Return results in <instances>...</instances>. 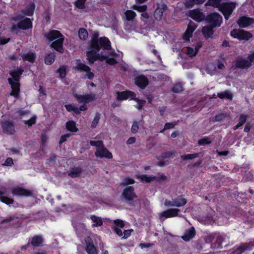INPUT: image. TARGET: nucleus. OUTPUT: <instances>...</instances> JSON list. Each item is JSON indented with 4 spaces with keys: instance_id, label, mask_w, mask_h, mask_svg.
<instances>
[{
    "instance_id": "8",
    "label": "nucleus",
    "mask_w": 254,
    "mask_h": 254,
    "mask_svg": "<svg viewBox=\"0 0 254 254\" xmlns=\"http://www.w3.org/2000/svg\"><path fill=\"white\" fill-rule=\"evenodd\" d=\"M206 19L212 27L220 26L222 22V17L217 13L210 14Z\"/></svg>"
},
{
    "instance_id": "18",
    "label": "nucleus",
    "mask_w": 254,
    "mask_h": 254,
    "mask_svg": "<svg viewBox=\"0 0 254 254\" xmlns=\"http://www.w3.org/2000/svg\"><path fill=\"white\" fill-rule=\"evenodd\" d=\"M75 68L78 70H82L86 72V76L89 79H92L94 76L93 73L90 71V67L82 63H78Z\"/></svg>"
},
{
    "instance_id": "3",
    "label": "nucleus",
    "mask_w": 254,
    "mask_h": 254,
    "mask_svg": "<svg viewBox=\"0 0 254 254\" xmlns=\"http://www.w3.org/2000/svg\"><path fill=\"white\" fill-rule=\"evenodd\" d=\"M23 70L20 69H15L11 71L9 73L11 78L8 79V82L11 85L12 92L10 95L17 97L19 92L20 84L19 83L20 76L22 74Z\"/></svg>"
},
{
    "instance_id": "53",
    "label": "nucleus",
    "mask_w": 254,
    "mask_h": 254,
    "mask_svg": "<svg viewBox=\"0 0 254 254\" xmlns=\"http://www.w3.org/2000/svg\"><path fill=\"white\" fill-rule=\"evenodd\" d=\"M134 180L130 178H126L124 179L122 182V184L124 185H128L130 184H133L134 183Z\"/></svg>"
},
{
    "instance_id": "37",
    "label": "nucleus",
    "mask_w": 254,
    "mask_h": 254,
    "mask_svg": "<svg viewBox=\"0 0 254 254\" xmlns=\"http://www.w3.org/2000/svg\"><path fill=\"white\" fill-rule=\"evenodd\" d=\"M78 36L80 40H86L88 37V33L85 28H80L78 30Z\"/></svg>"
},
{
    "instance_id": "55",
    "label": "nucleus",
    "mask_w": 254,
    "mask_h": 254,
    "mask_svg": "<svg viewBox=\"0 0 254 254\" xmlns=\"http://www.w3.org/2000/svg\"><path fill=\"white\" fill-rule=\"evenodd\" d=\"M210 142L211 140L209 138H202L198 141V144L200 145L207 144Z\"/></svg>"
},
{
    "instance_id": "33",
    "label": "nucleus",
    "mask_w": 254,
    "mask_h": 254,
    "mask_svg": "<svg viewBox=\"0 0 254 254\" xmlns=\"http://www.w3.org/2000/svg\"><path fill=\"white\" fill-rule=\"evenodd\" d=\"M211 26H204L202 30L204 36L206 38L211 37L213 34V30Z\"/></svg>"
},
{
    "instance_id": "13",
    "label": "nucleus",
    "mask_w": 254,
    "mask_h": 254,
    "mask_svg": "<svg viewBox=\"0 0 254 254\" xmlns=\"http://www.w3.org/2000/svg\"><path fill=\"white\" fill-rule=\"evenodd\" d=\"M85 242L86 244L85 251L87 254H98V251L90 237L86 238Z\"/></svg>"
},
{
    "instance_id": "30",
    "label": "nucleus",
    "mask_w": 254,
    "mask_h": 254,
    "mask_svg": "<svg viewBox=\"0 0 254 254\" xmlns=\"http://www.w3.org/2000/svg\"><path fill=\"white\" fill-rule=\"evenodd\" d=\"M187 202V200L181 197H178L174 199V206L181 207L184 206Z\"/></svg>"
},
{
    "instance_id": "62",
    "label": "nucleus",
    "mask_w": 254,
    "mask_h": 254,
    "mask_svg": "<svg viewBox=\"0 0 254 254\" xmlns=\"http://www.w3.org/2000/svg\"><path fill=\"white\" fill-rule=\"evenodd\" d=\"M56 156L55 155H53L48 159V163L50 165H54L56 163Z\"/></svg>"
},
{
    "instance_id": "1",
    "label": "nucleus",
    "mask_w": 254,
    "mask_h": 254,
    "mask_svg": "<svg viewBox=\"0 0 254 254\" xmlns=\"http://www.w3.org/2000/svg\"><path fill=\"white\" fill-rule=\"evenodd\" d=\"M99 34L95 32L91 40L90 46L86 55L90 63H93L97 59L98 53L100 49L111 51V43L106 37H101L98 39Z\"/></svg>"
},
{
    "instance_id": "40",
    "label": "nucleus",
    "mask_w": 254,
    "mask_h": 254,
    "mask_svg": "<svg viewBox=\"0 0 254 254\" xmlns=\"http://www.w3.org/2000/svg\"><path fill=\"white\" fill-rule=\"evenodd\" d=\"M125 15L127 21H132L136 16V13L132 10H127L125 11Z\"/></svg>"
},
{
    "instance_id": "17",
    "label": "nucleus",
    "mask_w": 254,
    "mask_h": 254,
    "mask_svg": "<svg viewBox=\"0 0 254 254\" xmlns=\"http://www.w3.org/2000/svg\"><path fill=\"white\" fill-rule=\"evenodd\" d=\"M7 190L6 188H0V200L6 204H12L14 201L13 199L10 198L5 196H2L3 194H7Z\"/></svg>"
},
{
    "instance_id": "10",
    "label": "nucleus",
    "mask_w": 254,
    "mask_h": 254,
    "mask_svg": "<svg viewBox=\"0 0 254 254\" xmlns=\"http://www.w3.org/2000/svg\"><path fill=\"white\" fill-rule=\"evenodd\" d=\"M74 96L76 98L79 103H87L96 99V96L95 94L90 93L86 95H78L74 94Z\"/></svg>"
},
{
    "instance_id": "26",
    "label": "nucleus",
    "mask_w": 254,
    "mask_h": 254,
    "mask_svg": "<svg viewBox=\"0 0 254 254\" xmlns=\"http://www.w3.org/2000/svg\"><path fill=\"white\" fill-rule=\"evenodd\" d=\"M117 57L118 54L114 52H110L109 55H105L103 56V57L106 60V63L111 65H114L117 63L115 58H117Z\"/></svg>"
},
{
    "instance_id": "63",
    "label": "nucleus",
    "mask_w": 254,
    "mask_h": 254,
    "mask_svg": "<svg viewBox=\"0 0 254 254\" xmlns=\"http://www.w3.org/2000/svg\"><path fill=\"white\" fill-rule=\"evenodd\" d=\"M13 164V160L11 158H7L4 163L3 164V165L7 166H11Z\"/></svg>"
},
{
    "instance_id": "39",
    "label": "nucleus",
    "mask_w": 254,
    "mask_h": 254,
    "mask_svg": "<svg viewBox=\"0 0 254 254\" xmlns=\"http://www.w3.org/2000/svg\"><path fill=\"white\" fill-rule=\"evenodd\" d=\"M55 53H51L45 57V63L47 65H50L55 61Z\"/></svg>"
},
{
    "instance_id": "27",
    "label": "nucleus",
    "mask_w": 254,
    "mask_h": 254,
    "mask_svg": "<svg viewBox=\"0 0 254 254\" xmlns=\"http://www.w3.org/2000/svg\"><path fill=\"white\" fill-rule=\"evenodd\" d=\"M202 45L200 43H197V45L195 46L194 49L192 48L188 47L187 48V55L190 57H192L195 56L197 53L198 50L201 47Z\"/></svg>"
},
{
    "instance_id": "32",
    "label": "nucleus",
    "mask_w": 254,
    "mask_h": 254,
    "mask_svg": "<svg viewBox=\"0 0 254 254\" xmlns=\"http://www.w3.org/2000/svg\"><path fill=\"white\" fill-rule=\"evenodd\" d=\"M90 219L93 223V227L100 226L103 224V221L101 217L95 215H91Z\"/></svg>"
},
{
    "instance_id": "49",
    "label": "nucleus",
    "mask_w": 254,
    "mask_h": 254,
    "mask_svg": "<svg viewBox=\"0 0 254 254\" xmlns=\"http://www.w3.org/2000/svg\"><path fill=\"white\" fill-rule=\"evenodd\" d=\"M133 99L135 100L137 102V104L135 106V107L139 110L141 109L142 108V107L144 106L146 102L145 100H140L138 99L135 98V97Z\"/></svg>"
},
{
    "instance_id": "19",
    "label": "nucleus",
    "mask_w": 254,
    "mask_h": 254,
    "mask_svg": "<svg viewBox=\"0 0 254 254\" xmlns=\"http://www.w3.org/2000/svg\"><path fill=\"white\" fill-rule=\"evenodd\" d=\"M95 155L97 157L100 158L106 157L108 159L112 158V155L105 147L104 145L101 148L98 149V150H96L95 152Z\"/></svg>"
},
{
    "instance_id": "52",
    "label": "nucleus",
    "mask_w": 254,
    "mask_h": 254,
    "mask_svg": "<svg viewBox=\"0 0 254 254\" xmlns=\"http://www.w3.org/2000/svg\"><path fill=\"white\" fill-rule=\"evenodd\" d=\"M58 72L61 78L64 77L66 75L65 68L64 66L60 67L58 70Z\"/></svg>"
},
{
    "instance_id": "38",
    "label": "nucleus",
    "mask_w": 254,
    "mask_h": 254,
    "mask_svg": "<svg viewBox=\"0 0 254 254\" xmlns=\"http://www.w3.org/2000/svg\"><path fill=\"white\" fill-rule=\"evenodd\" d=\"M35 9V4L34 3H31L27 6L26 9L23 11L25 15L31 16L33 15Z\"/></svg>"
},
{
    "instance_id": "7",
    "label": "nucleus",
    "mask_w": 254,
    "mask_h": 254,
    "mask_svg": "<svg viewBox=\"0 0 254 254\" xmlns=\"http://www.w3.org/2000/svg\"><path fill=\"white\" fill-rule=\"evenodd\" d=\"M236 7L234 2L224 3L220 6L219 10L222 12L226 20H228Z\"/></svg>"
},
{
    "instance_id": "45",
    "label": "nucleus",
    "mask_w": 254,
    "mask_h": 254,
    "mask_svg": "<svg viewBox=\"0 0 254 254\" xmlns=\"http://www.w3.org/2000/svg\"><path fill=\"white\" fill-rule=\"evenodd\" d=\"M100 114L97 113L95 114V116L94 119H93V120L92 122V124L91 125V127L92 128H94L97 127V126L100 121Z\"/></svg>"
},
{
    "instance_id": "42",
    "label": "nucleus",
    "mask_w": 254,
    "mask_h": 254,
    "mask_svg": "<svg viewBox=\"0 0 254 254\" xmlns=\"http://www.w3.org/2000/svg\"><path fill=\"white\" fill-rule=\"evenodd\" d=\"M66 127L68 130L72 132H76L77 128L75 127V124L73 121H69L66 124Z\"/></svg>"
},
{
    "instance_id": "61",
    "label": "nucleus",
    "mask_w": 254,
    "mask_h": 254,
    "mask_svg": "<svg viewBox=\"0 0 254 254\" xmlns=\"http://www.w3.org/2000/svg\"><path fill=\"white\" fill-rule=\"evenodd\" d=\"M132 229H128L125 230L123 232V238L127 239V238L131 234V232L132 231Z\"/></svg>"
},
{
    "instance_id": "20",
    "label": "nucleus",
    "mask_w": 254,
    "mask_h": 254,
    "mask_svg": "<svg viewBox=\"0 0 254 254\" xmlns=\"http://www.w3.org/2000/svg\"><path fill=\"white\" fill-rule=\"evenodd\" d=\"M195 24L192 22L190 21L188 25V28L184 35V39L185 40H189L191 36L192 32L194 31L196 27Z\"/></svg>"
},
{
    "instance_id": "31",
    "label": "nucleus",
    "mask_w": 254,
    "mask_h": 254,
    "mask_svg": "<svg viewBox=\"0 0 254 254\" xmlns=\"http://www.w3.org/2000/svg\"><path fill=\"white\" fill-rule=\"evenodd\" d=\"M254 247V245L250 243H245L241 245L237 249V254H240L247 250H251Z\"/></svg>"
},
{
    "instance_id": "47",
    "label": "nucleus",
    "mask_w": 254,
    "mask_h": 254,
    "mask_svg": "<svg viewBox=\"0 0 254 254\" xmlns=\"http://www.w3.org/2000/svg\"><path fill=\"white\" fill-rule=\"evenodd\" d=\"M248 115L244 114H241L239 116V123L240 126H243L247 121Z\"/></svg>"
},
{
    "instance_id": "46",
    "label": "nucleus",
    "mask_w": 254,
    "mask_h": 254,
    "mask_svg": "<svg viewBox=\"0 0 254 254\" xmlns=\"http://www.w3.org/2000/svg\"><path fill=\"white\" fill-rule=\"evenodd\" d=\"M90 143L92 146L96 147V150H98V149L101 148L104 145L103 141L101 140H92Z\"/></svg>"
},
{
    "instance_id": "48",
    "label": "nucleus",
    "mask_w": 254,
    "mask_h": 254,
    "mask_svg": "<svg viewBox=\"0 0 254 254\" xmlns=\"http://www.w3.org/2000/svg\"><path fill=\"white\" fill-rule=\"evenodd\" d=\"M198 156V154L197 153H194V154H187L186 155H182V156H181V158L183 160H190V159H192L193 158H197Z\"/></svg>"
},
{
    "instance_id": "15",
    "label": "nucleus",
    "mask_w": 254,
    "mask_h": 254,
    "mask_svg": "<svg viewBox=\"0 0 254 254\" xmlns=\"http://www.w3.org/2000/svg\"><path fill=\"white\" fill-rule=\"evenodd\" d=\"M189 15L192 19L198 22H201L205 18V15L198 9L190 10Z\"/></svg>"
},
{
    "instance_id": "50",
    "label": "nucleus",
    "mask_w": 254,
    "mask_h": 254,
    "mask_svg": "<svg viewBox=\"0 0 254 254\" xmlns=\"http://www.w3.org/2000/svg\"><path fill=\"white\" fill-rule=\"evenodd\" d=\"M183 90V87L180 83H177L174 85L172 91L175 93H179Z\"/></svg>"
},
{
    "instance_id": "43",
    "label": "nucleus",
    "mask_w": 254,
    "mask_h": 254,
    "mask_svg": "<svg viewBox=\"0 0 254 254\" xmlns=\"http://www.w3.org/2000/svg\"><path fill=\"white\" fill-rule=\"evenodd\" d=\"M81 173L80 169L78 168L72 169L68 173V175L72 178H75L78 176Z\"/></svg>"
},
{
    "instance_id": "25",
    "label": "nucleus",
    "mask_w": 254,
    "mask_h": 254,
    "mask_svg": "<svg viewBox=\"0 0 254 254\" xmlns=\"http://www.w3.org/2000/svg\"><path fill=\"white\" fill-rule=\"evenodd\" d=\"M167 6L164 4H162L158 6L154 11V17L157 20H159L161 18L163 12L167 9Z\"/></svg>"
},
{
    "instance_id": "21",
    "label": "nucleus",
    "mask_w": 254,
    "mask_h": 254,
    "mask_svg": "<svg viewBox=\"0 0 254 254\" xmlns=\"http://www.w3.org/2000/svg\"><path fill=\"white\" fill-rule=\"evenodd\" d=\"M237 23L240 27H246L254 23V19L246 16H242L239 18Z\"/></svg>"
},
{
    "instance_id": "29",
    "label": "nucleus",
    "mask_w": 254,
    "mask_h": 254,
    "mask_svg": "<svg viewBox=\"0 0 254 254\" xmlns=\"http://www.w3.org/2000/svg\"><path fill=\"white\" fill-rule=\"evenodd\" d=\"M136 178L137 179H140L142 182L146 183H149L153 181L156 179V177L154 176H148L146 175H136Z\"/></svg>"
},
{
    "instance_id": "22",
    "label": "nucleus",
    "mask_w": 254,
    "mask_h": 254,
    "mask_svg": "<svg viewBox=\"0 0 254 254\" xmlns=\"http://www.w3.org/2000/svg\"><path fill=\"white\" fill-rule=\"evenodd\" d=\"M135 83L138 87L144 89L148 84L147 78L144 75H139L135 78Z\"/></svg>"
},
{
    "instance_id": "2",
    "label": "nucleus",
    "mask_w": 254,
    "mask_h": 254,
    "mask_svg": "<svg viewBox=\"0 0 254 254\" xmlns=\"http://www.w3.org/2000/svg\"><path fill=\"white\" fill-rule=\"evenodd\" d=\"M45 36L49 41L52 42L51 45L52 48L61 53L64 52L63 44L64 36L59 31L51 30L49 33L45 34Z\"/></svg>"
},
{
    "instance_id": "59",
    "label": "nucleus",
    "mask_w": 254,
    "mask_h": 254,
    "mask_svg": "<svg viewBox=\"0 0 254 254\" xmlns=\"http://www.w3.org/2000/svg\"><path fill=\"white\" fill-rule=\"evenodd\" d=\"M36 122V118L35 117L31 118L30 119L25 121L24 123L26 125H28V126H31L32 125L34 124Z\"/></svg>"
},
{
    "instance_id": "6",
    "label": "nucleus",
    "mask_w": 254,
    "mask_h": 254,
    "mask_svg": "<svg viewBox=\"0 0 254 254\" xmlns=\"http://www.w3.org/2000/svg\"><path fill=\"white\" fill-rule=\"evenodd\" d=\"M230 35L240 40H248L252 36L250 33L240 29H233L231 31Z\"/></svg>"
},
{
    "instance_id": "24",
    "label": "nucleus",
    "mask_w": 254,
    "mask_h": 254,
    "mask_svg": "<svg viewBox=\"0 0 254 254\" xmlns=\"http://www.w3.org/2000/svg\"><path fill=\"white\" fill-rule=\"evenodd\" d=\"M195 235V230L193 227H191L186 230L183 236H182V239L185 241H189L193 238Z\"/></svg>"
},
{
    "instance_id": "35",
    "label": "nucleus",
    "mask_w": 254,
    "mask_h": 254,
    "mask_svg": "<svg viewBox=\"0 0 254 254\" xmlns=\"http://www.w3.org/2000/svg\"><path fill=\"white\" fill-rule=\"evenodd\" d=\"M43 243V239L41 236H35L31 241L32 245L34 247L40 246Z\"/></svg>"
},
{
    "instance_id": "28",
    "label": "nucleus",
    "mask_w": 254,
    "mask_h": 254,
    "mask_svg": "<svg viewBox=\"0 0 254 254\" xmlns=\"http://www.w3.org/2000/svg\"><path fill=\"white\" fill-rule=\"evenodd\" d=\"M23 61H27L31 63L34 62L36 58L35 54L32 52H29L27 53L23 54L22 55Z\"/></svg>"
},
{
    "instance_id": "36",
    "label": "nucleus",
    "mask_w": 254,
    "mask_h": 254,
    "mask_svg": "<svg viewBox=\"0 0 254 254\" xmlns=\"http://www.w3.org/2000/svg\"><path fill=\"white\" fill-rule=\"evenodd\" d=\"M217 96L221 99L226 98L232 100L233 98L232 94L229 91H224L223 92L218 93Z\"/></svg>"
},
{
    "instance_id": "54",
    "label": "nucleus",
    "mask_w": 254,
    "mask_h": 254,
    "mask_svg": "<svg viewBox=\"0 0 254 254\" xmlns=\"http://www.w3.org/2000/svg\"><path fill=\"white\" fill-rule=\"evenodd\" d=\"M86 0H77L75 2L76 6L82 9L84 7V3Z\"/></svg>"
},
{
    "instance_id": "56",
    "label": "nucleus",
    "mask_w": 254,
    "mask_h": 254,
    "mask_svg": "<svg viewBox=\"0 0 254 254\" xmlns=\"http://www.w3.org/2000/svg\"><path fill=\"white\" fill-rule=\"evenodd\" d=\"M114 223L116 225L115 227L123 228L124 227L125 224L123 221L121 220H116L114 221Z\"/></svg>"
},
{
    "instance_id": "12",
    "label": "nucleus",
    "mask_w": 254,
    "mask_h": 254,
    "mask_svg": "<svg viewBox=\"0 0 254 254\" xmlns=\"http://www.w3.org/2000/svg\"><path fill=\"white\" fill-rule=\"evenodd\" d=\"M12 193L13 195L18 196H29L32 194L31 191L25 189L20 187H16L11 189Z\"/></svg>"
},
{
    "instance_id": "60",
    "label": "nucleus",
    "mask_w": 254,
    "mask_h": 254,
    "mask_svg": "<svg viewBox=\"0 0 254 254\" xmlns=\"http://www.w3.org/2000/svg\"><path fill=\"white\" fill-rule=\"evenodd\" d=\"M174 199L172 200L166 199L164 201V204L166 207H173L174 206Z\"/></svg>"
},
{
    "instance_id": "57",
    "label": "nucleus",
    "mask_w": 254,
    "mask_h": 254,
    "mask_svg": "<svg viewBox=\"0 0 254 254\" xmlns=\"http://www.w3.org/2000/svg\"><path fill=\"white\" fill-rule=\"evenodd\" d=\"M218 0H209L206 3V5H211L214 7L217 6L218 4Z\"/></svg>"
},
{
    "instance_id": "64",
    "label": "nucleus",
    "mask_w": 254,
    "mask_h": 254,
    "mask_svg": "<svg viewBox=\"0 0 254 254\" xmlns=\"http://www.w3.org/2000/svg\"><path fill=\"white\" fill-rule=\"evenodd\" d=\"M114 231L115 233L119 236L122 237L123 236V233L122 230L118 227H114Z\"/></svg>"
},
{
    "instance_id": "34",
    "label": "nucleus",
    "mask_w": 254,
    "mask_h": 254,
    "mask_svg": "<svg viewBox=\"0 0 254 254\" xmlns=\"http://www.w3.org/2000/svg\"><path fill=\"white\" fill-rule=\"evenodd\" d=\"M206 71L208 74L211 75H214L219 72V71L217 69L216 65L212 63L209 64L208 65Z\"/></svg>"
},
{
    "instance_id": "44",
    "label": "nucleus",
    "mask_w": 254,
    "mask_h": 254,
    "mask_svg": "<svg viewBox=\"0 0 254 254\" xmlns=\"http://www.w3.org/2000/svg\"><path fill=\"white\" fill-rule=\"evenodd\" d=\"M65 109L69 112L73 111L75 113L79 114L78 108L74 104H67L65 105Z\"/></svg>"
},
{
    "instance_id": "11",
    "label": "nucleus",
    "mask_w": 254,
    "mask_h": 254,
    "mask_svg": "<svg viewBox=\"0 0 254 254\" xmlns=\"http://www.w3.org/2000/svg\"><path fill=\"white\" fill-rule=\"evenodd\" d=\"M122 195L127 201H131L137 197L131 186L126 187L123 191Z\"/></svg>"
},
{
    "instance_id": "58",
    "label": "nucleus",
    "mask_w": 254,
    "mask_h": 254,
    "mask_svg": "<svg viewBox=\"0 0 254 254\" xmlns=\"http://www.w3.org/2000/svg\"><path fill=\"white\" fill-rule=\"evenodd\" d=\"M138 123L136 122H133L131 127V131L135 133L138 131Z\"/></svg>"
},
{
    "instance_id": "4",
    "label": "nucleus",
    "mask_w": 254,
    "mask_h": 254,
    "mask_svg": "<svg viewBox=\"0 0 254 254\" xmlns=\"http://www.w3.org/2000/svg\"><path fill=\"white\" fill-rule=\"evenodd\" d=\"M208 237L214 241L213 247L215 248H221L223 243H227L229 241V237L225 234L215 233L210 234Z\"/></svg>"
},
{
    "instance_id": "51",
    "label": "nucleus",
    "mask_w": 254,
    "mask_h": 254,
    "mask_svg": "<svg viewBox=\"0 0 254 254\" xmlns=\"http://www.w3.org/2000/svg\"><path fill=\"white\" fill-rule=\"evenodd\" d=\"M134 8L139 12H144L146 10L147 6L146 5H134Z\"/></svg>"
},
{
    "instance_id": "41",
    "label": "nucleus",
    "mask_w": 254,
    "mask_h": 254,
    "mask_svg": "<svg viewBox=\"0 0 254 254\" xmlns=\"http://www.w3.org/2000/svg\"><path fill=\"white\" fill-rule=\"evenodd\" d=\"M205 0H187L186 5L188 7H191L195 4L202 3Z\"/></svg>"
},
{
    "instance_id": "9",
    "label": "nucleus",
    "mask_w": 254,
    "mask_h": 254,
    "mask_svg": "<svg viewBox=\"0 0 254 254\" xmlns=\"http://www.w3.org/2000/svg\"><path fill=\"white\" fill-rule=\"evenodd\" d=\"M180 210L177 208H171L162 212L159 214L161 221H163L166 219L171 217H174L178 215Z\"/></svg>"
},
{
    "instance_id": "16",
    "label": "nucleus",
    "mask_w": 254,
    "mask_h": 254,
    "mask_svg": "<svg viewBox=\"0 0 254 254\" xmlns=\"http://www.w3.org/2000/svg\"><path fill=\"white\" fill-rule=\"evenodd\" d=\"M3 131L8 134H13L15 132L13 123L10 121H5L1 124Z\"/></svg>"
},
{
    "instance_id": "14",
    "label": "nucleus",
    "mask_w": 254,
    "mask_h": 254,
    "mask_svg": "<svg viewBox=\"0 0 254 254\" xmlns=\"http://www.w3.org/2000/svg\"><path fill=\"white\" fill-rule=\"evenodd\" d=\"M117 99L119 100H126L127 99H133L135 97V94L134 92L130 91H125L124 92H117Z\"/></svg>"
},
{
    "instance_id": "5",
    "label": "nucleus",
    "mask_w": 254,
    "mask_h": 254,
    "mask_svg": "<svg viewBox=\"0 0 254 254\" xmlns=\"http://www.w3.org/2000/svg\"><path fill=\"white\" fill-rule=\"evenodd\" d=\"M254 63V51L251 52L247 58H239L235 61V66L241 68H247Z\"/></svg>"
},
{
    "instance_id": "23",
    "label": "nucleus",
    "mask_w": 254,
    "mask_h": 254,
    "mask_svg": "<svg viewBox=\"0 0 254 254\" xmlns=\"http://www.w3.org/2000/svg\"><path fill=\"white\" fill-rule=\"evenodd\" d=\"M32 22L30 18H25L20 21L17 24L18 28L26 30L32 27Z\"/></svg>"
}]
</instances>
